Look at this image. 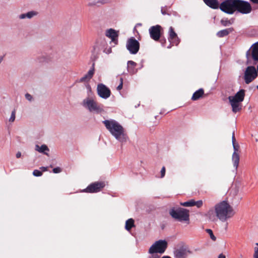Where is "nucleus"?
<instances>
[{
  "mask_svg": "<svg viewBox=\"0 0 258 258\" xmlns=\"http://www.w3.org/2000/svg\"><path fill=\"white\" fill-rule=\"evenodd\" d=\"M106 128L116 139L121 142H125L127 137L125 133L123 127L116 120L113 119L103 121Z\"/></svg>",
  "mask_w": 258,
  "mask_h": 258,
  "instance_id": "obj_1",
  "label": "nucleus"
},
{
  "mask_svg": "<svg viewBox=\"0 0 258 258\" xmlns=\"http://www.w3.org/2000/svg\"><path fill=\"white\" fill-rule=\"evenodd\" d=\"M214 208L217 213V218L222 222L226 221L234 215L232 207L226 201H222L216 204Z\"/></svg>",
  "mask_w": 258,
  "mask_h": 258,
  "instance_id": "obj_2",
  "label": "nucleus"
},
{
  "mask_svg": "<svg viewBox=\"0 0 258 258\" xmlns=\"http://www.w3.org/2000/svg\"><path fill=\"white\" fill-rule=\"evenodd\" d=\"M170 215L174 219L180 221H189V211L182 208H173L169 211Z\"/></svg>",
  "mask_w": 258,
  "mask_h": 258,
  "instance_id": "obj_3",
  "label": "nucleus"
},
{
  "mask_svg": "<svg viewBox=\"0 0 258 258\" xmlns=\"http://www.w3.org/2000/svg\"><path fill=\"white\" fill-rule=\"evenodd\" d=\"M244 92V90H240L234 96H230L228 97L233 112L236 113L241 110V102L245 96Z\"/></svg>",
  "mask_w": 258,
  "mask_h": 258,
  "instance_id": "obj_4",
  "label": "nucleus"
},
{
  "mask_svg": "<svg viewBox=\"0 0 258 258\" xmlns=\"http://www.w3.org/2000/svg\"><path fill=\"white\" fill-rule=\"evenodd\" d=\"M167 247V242L164 240H159L156 241L149 248V253L154 254L156 253H163Z\"/></svg>",
  "mask_w": 258,
  "mask_h": 258,
  "instance_id": "obj_5",
  "label": "nucleus"
},
{
  "mask_svg": "<svg viewBox=\"0 0 258 258\" xmlns=\"http://www.w3.org/2000/svg\"><path fill=\"white\" fill-rule=\"evenodd\" d=\"M236 0H226L220 5V9L223 12L232 14L236 11Z\"/></svg>",
  "mask_w": 258,
  "mask_h": 258,
  "instance_id": "obj_6",
  "label": "nucleus"
},
{
  "mask_svg": "<svg viewBox=\"0 0 258 258\" xmlns=\"http://www.w3.org/2000/svg\"><path fill=\"white\" fill-rule=\"evenodd\" d=\"M83 105L91 112L100 113L103 111L101 108L93 99L87 98L83 101Z\"/></svg>",
  "mask_w": 258,
  "mask_h": 258,
  "instance_id": "obj_7",
  "label": "nucleus"
},
{
  "mask_svg": "<svg viewBox=\"0 0 258 258\" xmlns=\"http://www.w3.org/2000/svg\"><path fill=\"white\" fill-rule=\"evenodd\" d=\"M236 11H237L240 13L246 14L251 12V7L250 4L247 2L236 0Z\"/></svg>",
  "mask_w": 258,
  "mask_h": 258,
  "instance_id": "obj_8",
  "label": "nucleus"
},
{
  "mask_svg": "<svg viewBox=\"0 0 258 258\" xmlns=\"http://www.w3.org/2000/svg\"><path fill=\"white\" fill-rule=\"evenodd\" d=\"M257 76V71L253 66L248 67L244 73V80L246 84H249Z\"/></svg>",
  "mask_w": 258,
  "mask_h": 258,
  "instance_id": "obj_9",
  "label": "nucleus"
},
{
  "mask_svg": "<svg viewBox=\"0 0 258 258\" xmlns=\"http://www.w3.org/2000/svg\"><path fill=\"white\" fill-rule=\"evenodd\" d=\"M126 48L131 53L136 54L139 50V42L134 38L132 37L128 39L127 41Z\"/></svg>",
  "mask_w": 258,
  "mask_h": 258,
  "instance_id": "obj_10",
  "label": "nucleus"
},
{
  "mask_svg": "<svg viewBox=\"0 0 258 258\" xmlns=\"http://www.w3.org/2000/svg\"><path fill=\"white\" fill-rule=\"evenodd\" d=\"M105 184L103 181L95 182L87 186L84 191L89 193L97 192L101 190Z\"/></svg>",
  "mask_w": 258,
  "mask_h": 258,
  "instance_id": "obj_11",
  "label": "nucleus"
},
{
  "mask_svg": "<svg viewBox=\"0 0 258 258\" xmlns=\"http://www.w3.org/2000/svg\"><path fill=\"white\" fill-rule=\"evenodd\" d=\"M246 57L247 61H250V59L255 61H258V42L255 43L247 51Z\"/></svg>",
  "mask_w": 258,
  "mask_h": 258,
  "instance_id": "obj_12",
  "label": "nucleus"
},
{
  "mask_svg": "<svg viewBox=\"0 0 258 258\" xmlns=\"http://www.w3.org/2000/svg\"><path fill=\"white\" fill-rule=\"evenodd\" d=\"M97 91L98 95L104 99H106L110 96V91L105 85L99 84L97 85Z\"/></svg>",
  "mask_w": 258,
  "mask_h": 258,
  "instance_id": "obj_13",
  "label": "nucleus"
},
{
  "mask_svg": "<svg viewBox=\"0 0 258 258\" xmlns=\"http://www.w3.org/2000/svg\"><path fill=\"white\" fill-rule=\"evenodd\" d=\"M161 26L156 25L151 27L149 29L150 36L154 40H158L160 37Z\"/></svg>",
  "mask_w": 258,
  "mask_h": 258,
  "instance_id": "obj_14",
  "label": "nucleus"
},
{
  "mask_svg": "<svg viewBox=\"0 0 258 258\" xmlns=\"http://www.w3.org/2000/svg\"><path fill=\"white\" fill-rule=\"evenodd\" d=\"M180 205L183 207L196 206L197 208H200L201 207H202L203 205V201L202 200L196 201L194 199H191L187 202H180Z\"/></svg>",
  "mask_w": 258,
  "mask_h": 258,
  "instance_id": "obj_15",
  "label": "nucleus"
},
{
  "mask_svg": "<svg viewBox=\"0 0 258 258\" xmlns=\"http://www.w3.org/2000/svg\"><path fill=\"white\" fill-rule=\"evenodd\" d=\"M205 216L211 221L215 222L218 219L217 216L216 210L213 209H210L205 214Z\"/></svg>",
  "mask_w": 258,
  "mask_h": 258,
  "instance_id": "obj_16",
  "label": "nucleus"
},
{
  "mask_svg": "<svg viewBox=\"0 0 258 258\" xmlns=\"http://www.w3.org/2000/svg\"><path fill=\"white\" fill-rule=\"evenodd\" d=\"M105 35L110 38L112 41H114L118 37V31L110 28L106 31Z\"/></svg>",
  "mask_w": 258,
  "mask_h": 258,
  "instance_id": "obj_17",
  "label": "nucleus"
},
{
  "mask_svg": "<svg viewBox=\"0 0 258 258\" xmlns=\"http://www.w3.org/2000/svg\"><path fill=\"white\" fill-rule=\"evenodd\" d=\"M188 252L189 251L185 249L179 248L174 251V255L176 258H186Z\"/></svg>",
  "mask_w": 258,
  "mask_h": 258,
  "instance_id": "obj_18",
  "label": "nucleus"
},
{
  "mask_svg": "<svg viewBox=\"0 0 258 258\" xmlns=\"http://www.w3.org/2000/svg\"><path fill=\"white\" fill-rule=\"evenodd\" d=\"M94 64V63H93L91 69L80 79L81 82H88L92 78L95 71Z\"/></svg>",
  "mask_w": 258,
  "mask_h": 258,
  "instance_id": "obj_19",
  "label": "nucleus"
},
{
  "mask_svg": "<svg viewBox=\"0 0 258 258\" xmlns=\"http://www.w3.org/2000/svg\"><path fill=\"white\" fill-rule=\"evenodd\" d=\"M37 15V13L35 11H30L26 13L21 14L19 15L18 18L20 20H23L25 19H30L33 17L36 16Z\"/></svg>",
  "mask_w": 258,
  "mask_h": 258,
  "instance_id": "obj_20",
  "label": "nucleus"
},
{
  "mask_svg": "<svg viewBox=\"0 0 258 258\" xmlns=\"http://www.w3.org/2000/svg\"><path fill=\"white\" fill-rule=\"evenodd\" d=\"M205 4L213 9H217L219 4L217 0H204Z\"/></svg>",
  "mask_w": 258,
  "mask_h": 258,
  "instance_id": "obj_21",
  "label": "nucleus"
},
{
  "mask_svg": "<svg viewBox=\"0 0 258 258\" xmlns=\"http://www.w3.org/2000/svg\"><path fill=\"white\" fill-rule=\"evenodd\" d=\"M169 39L171 40L176 39L177 40L175 41V43L176 45H177L179 43V41L177 37V34L174 31V30L172 27H170L169 28Z\"/></svg>",
  "mask_w": 258,
  "mask_h": 258,
  "instance_id": "obj_22",
  "label": "nucleus"
},
{
  "mask_svg": "<svg viewBox=\"0 0 258 258\" xmlns=\"http://www.w3.org/2000/svg\"><path fill=\"white\" fill-rule=\"evenodd\" d=\"M35 150L40 153L44 154H45L46 151H49L48 148L45 145H42L41 146L36 145L35 146Z\"/></svg>",
  "mask_w": 258,
  "mask_h": 258,
  "instance_id": "obj_23",
  "label": "nucleus"
},
{
  "mask_svg": "<svg viewBox=\"0 0 258 258\" xmlns=\"http://www.w3.org/2000/svg\"><path fill=\"white\" fill-rule=\"evenodd\" d=\"M204 94V90L202 89H200L199 90L195 92L192 96V100H197L201 97Z\"/></svg>",
  "mask_w": 258,
  "mask_h": 258,
  "instance_id": "obj_24",
  "label": "nucleus"
},
{
  "mask_svg": "<svg viewBox=\"0 0 258 258\" xmlns=\"http://www.w3.org/2000/svg\"><path fill=\"white\" fill-rule=\"evenodd\" d=\"M135 226L134 220L131 218L128 219L125 222V229L127 230H130L133 227Z\"/></svg>",
  "mask_w": 258,
  "mask_h": 258,
  "instance_id": "obj_25",
  "label": "nucleus"
},
{
  "mask_svg": "<svg viewBox=\"0 0 258 258\" xmlns=\"http://www.w3.org/2000/svg\"><path fill=\"white\" fill-rule=\"evenodd\" d=\"M47 168V167H41L40 168L41 170L35 169L33 172V175L35 176H40L42 174V172L46 171Z\"/></svg>",
  "mask_w": 258,
  "mask_h": 258,
  "instance_id": "obj_26",
  "label": "nucleus"
},
{
  "mask_svg": "<svg viewBox=\"0 0 258 258\" xmlns=\"http://www.w3.org/2000/svg\"><path fill=\"white\" fill-rule=\"evenodd\" d=\"M232 30L231 29H224L219 31L217 33V35L220 37H222L227 35Z\"/></svg>",
  "mask_w": 258,
  "mask_h": 258,
  "instance_id": "obj_27",
  "label": "nucleus"
},
{
  "mask_svg": "<svg viewBox=\"0 0 258 258\" xmlns=\"http://www.w3.org/2000/svg\"><path fill=\"white\" fill-rule=\"evenodd\" d=\"M128 71L133 72L134 68L136 66V63L133 61H128L127 62Z\"/></svg>",
  "mask_w": 258,
  "mask_h": 258,
  "instance_id": "obj_28",
  "label": "nucleus"
},
{
  "mask_svg": "<svg viewBox=\"0 0 258 258\" xmlns=\"http://www.w3.org/2000/svg\"><path fill=\"white\" fill-rule=\"evenodd\" d=\"M206 232L209 234L210 238L212 240L215 241L216 240V237L213 234V231L210 229H207L206 230Z\"/></svg>",
  "mask_w": 258,
  "mask_h": 258,
  "instance_id": "obj_29",
  "label": "nucleus"
},
{
  "mask_svg": "<svg viewBox=\"0 0 258 258\" xmlns=\"http://www.w3.org/2000/svg\"><path fill=\"white\" fill-rule=\"evenodd\" d=\"M232 160L233 161H238L239 160V155L235 152L233 154Z\"/></svg>",
  "mask_w": 258,
  "mask_h": 258,
  "instance_id": "obj_30",
  "label": "nucleus"
},
{
  "mask_svg": "<svg viewBox=\"0 0 258 258\" xmlns=\"http://www.w3.org/2000/svg\"><path fill=\"white\" fill-rule=\"evenodd\" d=\"M15 119V110L12 112L11 116L9 119V121L14 122Z\"/></svg>",
  "mask_w": 258,
  "mask_h": 258,
  "instance_id": "obj_31",
  "label": "nucleus"
},
{
  "mask_svg": "<svg viewBox=\"0 0 258 258\" xmlns=\"http://www.w3.org/2000/svg\"><path fill=\"white\" fill-rule=\"evenodd\" d=\"M25 96V98L27 100H28L29 101H32L33 97L31 94H30L29 93H26Z\"/></svg>",
  "mask_w": 258,
  "mask_h": 258,
  "instance_id": "obj_32",
  "label": "nucleus"
},
{
  "mask_svg": "<svg viewBox=\"0 0 258 258\" xmlns=\"http://www.w3.org/2000/svg\"><path fill=\"white\" fill-rule=\"evenodd\" d=\"M221 23L222 24V25L225 26L231 24L229 21L224 20H221Z\"/></svg>",
  "mask_w": 258,
  "mask_h": 258,
  "instance_id": "obj_33",
  "label": "nucleus"
},
{
  "mask_svg": "<svg viewBox=\"0 0 258 258\" xmlns=\"http://www.w3.org/2000/svg\"><path fill=\"white\" fill-rule=\"evenodd\" d=\"M61 171V168L57 167L53 169V172L55 173H58Z\"/></svg>",
  "mask_w": 258,
  "mask_h": 258,
  "instance_id": "obj_34",
  "label": "nucleus"
},
{
  "mask_svg": "<svg viewBox=\"0 0 258 258\" xmlns=\"http://www.w3.org/2000/svg\"><path fill=\"white\" fill-rule=\"evenodd\" d=\"M165 167L163 166L161 170V177L163 178L165 174Z\"/></svg>",
  "mask_w": 258,
  "mask_h": 258,
  "instance_id": "obj_35",
  "label": "nucleus"
},
{
  "mask_svg": "<svg viewBox=\"0 0 258 258\" xmlns=\"http://www.w3.org/2000/svg\"><path fill=\"white\" fill-rule=\"evenodd\" d=\"M111 0H99L97 3L101 4H104L109 3Z\"/></svg>",
  "mask_w": 258,
  "mask_h": 258,
  "instance_id": "obj_36",
  "label": "nucleus"
},
{
  "mask_svg": "<svg viewBox=\"0 0 258 258\" xmlns=\"http://www.w3.org/2000/svg\"><path fill=\"white\" fill-rule=\"evenodd\" d=\"M120 83L117 87V89L118 90H121L122 88V85H123V79L122 78L120 79Z\"/></svg>",
  "mask_w": 258,
  "mask_h": 258,
  "instance_id": "obj_37",
  "label": "nucleus"
},
{
  "mask_svg": "<svg viewBox=\"0 0 258 258\" xmlns=\"http://www.w3.org/2000/svg\"><path fill=\"white\" fill-rule=\"evenodd\" d=\"M253 258H258V247H254V253Z\"/></svg>",
  "mask_w": 258,
  "mask_h": 258,
  "instance_id": "obj_38",
  "label": "nucleus"
},
{
  "mask_svg": "<svg viewBox=\"0 0 258 258\" xmlns=\"http://www.w3.org/2000/svg\"><path fill=\"white\" fill-rule=\"evenodd\" d=\"M233 148L234 149V152H236V151H238L239 149V146L238 144H236V143L233 144Z\"/></svg>",
  "mask_w": 258,
  "mask_h": 258,
  "instance_id": "obj_39",
  "label": "nucleus"
},
{
  "mask_svg": "<svg viewBox=\"0 0 258 258\" xmlns=\"http://www.w3.org/2000/svg\"><path fill=\"white\" fill-rule=\"evenodd\" d=\"M105 52L106 53H110L111 52V48H106L105 50Z\"/></svg>",
  "mask_w": 258,
  "mask_h": 258,
  "instance_id": "obj_40",
  "label": "nucleus"
},
{
  "mask_svg": "<svg viewBox=\"0 0 258 258\" xmlns=\"http://www.w3.org/2000/svg\"><path fill=\"white\" fill-rule=\"evenodd\" d=\"M232 144L235 143L236 140H235V138L234 137V133H232Z\"/></svg>",
  "mask_w": 258,
  "mask_h": 258,
  "instance_id": "obj_41",
  "label": "nucleus"
},
{
  "mask_svg": "<svg viewBox=\"0 0 258 258\" xmlns=\"http://www.w3.org/2000/svg\"><path fill=\"white\" fill-rule=\"evenodd\" d=\"M149 258H159V256L157 254H152L151 256L149 257Z\"/></svg>",
  "mask_w": 258,
  "mask_h": 258,
  "instance_id": "obj_42",
  "label": "nucleus"
},
{
  "mask_svg": "<svg viewBox=\"0 0 258 258\" xmlns=\"http://www.w3.org/2000/svg\"><path fill=\"white\" fill-rule=\"evenodd\" d=\"M17 158H19L21 156V153L20 152H17V153L16 155Z\"/></svg>",
  "mask_w": 258,
  "mask_h": 258,
  "instance_id": "obj_43",
  "label": "nucleus"
},
{
  "mask_svg": "<svg viewBox=\"0 0 258 258\" xmlns=\"http://www.w3.org/2000/svg\"><path fill=\"white\" fill-rule=\"evenodd\" d=\"M238 163L239 162H234V167L235 168V169H237L238 166Z\"/></svg>",
  "mask_w": 258,
  "mask_h": 258,
  "instance_id": "obj_44",
  "label": "nucleus"
},
{
  "mask_svg": "<svg viewBox=\"0 0 258 258\" xmlns=\"http://www.w3.org/2000/svg\"><path fill=\"white\" fill-rule=\"evenodd\" d=\"M218 258H226V257H225V256L223 254L221 253L219 255Z\"/></svg>",
  "mask_w": 258,
  "mask_h": 258,
  "instance_id": "obj_45",
  "label": "nucleus"
},
{
  "mask_svg": "<svg viewBox=\"0 0 258 258\" xmlns=\"http://www.w3.org/2000/svg\"><path fill=\"white\" fill-rule=\"evenodd\" d=\"M3 59H4V56H2V55H0V64L1 63L2 61L3 60Z\"/></svg>",
  "mask_w": 258,
  "mask_h": 258,
  "instance_id": "obj_46",
  "label": "nucleus"
},
{
  "mask_svg": "<svg viewBox=\"0 0 258 258\" xmlns=\"http://www.w3.org/2000/svg\"><path fill=\"white\" fill-rule=\"evenodd\" d=\"M251 2H253V3L257 4L258 3V0H250Z\"/></svg>",
  "mask_w": 258,
  "mask_h": 258,
  "instance_id": "obj_47",
  "label": "nucleus"
},
{
  "mask_svg": "<svg viewBox=\"0 0 258 258\" xmlns=\"http://www.w3.org/2000/svg\"><path fill=\"white\" fill-rule=\"evenodd\" d=\"M162 258H171V257L169 256H164Z\"/></svg>",
  "mask_w": 258,
  "mask_h": 258,
  "instance_id": "obj_48",
  "label": "nucleus"
},
{
  "mask_svg": "<svg viewBox=\"0 0 258 258\" xmlns=\"http://www.w3.org/2000/svg\"><path fill=\"white\" fill-rule=\"evenodd\" d=\"M92 5H93V4H92V3H90L89 4V6H92Z\"/></svg>",
  "mask_w": 258,
  "mask_h": 258,
  "instance_id": "obj_49",
  "label": "nucleus"
},
{
  "mask_svg": "<svg viewBox=\"0 0 258 258\" xmlns=\"http://www.w3.org/2000/svg\"><path fill=\"white\" fill-rule=\"evenodd\" d=\"M162 13L163 15H164V14H165V13L164 12L162 11Z\"/></svg>",
  "mask_w": 258,
  "mask_h": 258,
  "instance_id": "obj_50",
  "label": "nucleus"
},
{
  "mask_svg": "<svg viewBox=\"0 0 258 258\" xmlns=\"http://www.w3.org/2000/svg\"><path fill=\"white\" fill-rule=\"evenodd\" d=\"M255 244L258 246V243H256Z\"/></svg>",
  "mask_w": 258,
  "mask_h": 258,
  "instance_id": "obj_51",
  "label": "nucleus"
}]
</instances>
